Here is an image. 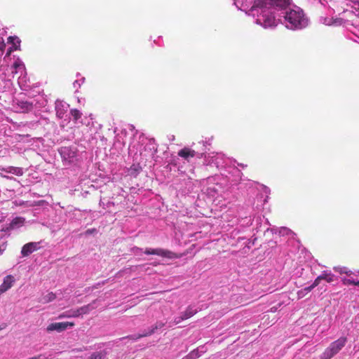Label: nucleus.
I'll return each mask as SVG.
<instances>
[{
  "label": "nucleus",
  "mask_w": 359,
  "mask_h": 359,
  "mask_svg": "<svg viewBox=\"0 0 359 359\" xmlns=\"http://www.w3.org/2000/svg\"><path fill=\"white\" fill-rule=\"evenodd\" d=\"M74 325V323L70 322H62V323H50L47 327L48 332L57 331L58 332H62L67 330L69 327H72Z\"/></svg>",
  "instance_id": "obj_6"
},
{
  "label": "nucleus",
  "mask_w": 359,
  "mask_h": 359,
  "mask_svg": "<svg viewBox=\"0 0 359 359\" xmlns=\"http://www.w3.org/2000/svg\"><path fill=\"white\" fill-rule=\"evenodd\" d=\"M15 279L13 276L11 275L6 276L4 279L3 283L0 285V287L4 289V291L6 292L8 289H10L13 283H14Z\"/></svg>",
  "instance_id": "obj_13"
},
{
  "label": "nucleus",
  "mask_w": 359,
  "mask_h": 359,
  "mask_svg": "<svg viewBox=\"0 0 359 359\" xmlns=\"http://www.w3.org/2000/svg\"><path fill=\"white\" fill-rule=\"evenodd\" d=\"M356 285V286H358V287H359V280H358V281H355V283H354V285Z\"/></svg>",
  "instance_id": "obj_36"
},
{
  "label": "nucleus",
  "mask_w": 359,
  "mask_h": 359,
  "mask_svg": "<svg viewBox=\"0 0 359 359\" xmlns=\"http://www.w3.org/2000/svg\"><path fill=\"white\" fill-rule=\"evenodd\" d=\"M97 231L96 229L93 228V229H88L87 230L86 232H85V235L86 236H88V235H90V234H92L93 233H95Z\"/></svg>",
  "instance_id": "obj_32"
},
{
  "label": "nucleus",
  "mask_w": 359,
  "mask_h": 359,
  "mask_svg": "<svg viewBox=\"0 0 359 359\" xmlns=\"http://www.w3.org/2000/svg\"><path fill=\"white\" fill-rule=\"evenodd\" d=\"M5 48H6V43L2 40L0 42V55H1L4 53Z\"/></svg>",
  "instance_id": "obj_31"
},
{
  "label": "nucleus",
  "mask_w": 359,
  "mask_h": 359,
  "mask_svg": "<svg viewBox=\"0 0 359 359\" xmlns=\"http://www.w3.org/2000/svg\"><path fill=\"white\" fill-rule=\"evenodd\" d=\"M322 280H326L327 283H332L334 280V276L331 273H327L324 272L323 274H321Z\"/></svg>",
  "instance_id": "obj_20"
},
{
  "label": "nucleus",
  "mask_w": 359,
  "mask_h": 359,
  "mask_svg": "<svg viewBox=\"0 0 359 359\" xmlns=\"http://www.w3.org/2000/svg\"><path fill=\"white\" fill-rule=\"evenodd\" d=\"M8 42L12 43V46L8 49L6 57H8L11 53L19 49L20 46V41L17 36H11L8 38Z\"/></svg>",
  "instance_id": "obj_9"
},
{
  "label": "nucleus",
  "mask_w": 359,
  "mask_h": 359,
  "mask_svg": "<svg viewBox=\"0 0 359 359\" xmlns=\"http://www.w3.org/2000/svg\"><path fill=\"white\" fill-rule=\"evenodd\" d=\"M142 337H144L143 336V333L142 334H138L128 335V336H127L126 337L121 338V339H130L135 341V340H137V339H140Z\"/></svg>",
  "instance_id": "obj_24"
},
{
  "label": "nucleus",
  "mask_w": 359,
  "mask_h": 359,
  "mask_svg": "<svg viewBox=\"0 0 359 359\" xmlns=\"http://www.w3.org/2000/svg\"><path fill=\"white\" fill-rule=\"evenodd\" d=\"M70 114L72 116L73 120L75 122L81 118L82 116V113L77 109H72L70 110Z\"/></svg>",
  "instance_id": "obj_18"
},
{
  "label": "nucleus",
  "mask_w": 359,
  "mask_h": 359,
  "mask_svg": "<svg viewBox=\"0 0 359 359\" xmlns=\"http://www.w3.org/2000/svg\"><path fill=\"white\" fill-rule=\"evenodd\" d=\"M106 353L102 351L94 352L91 354L88 359H104Z\"/></svg>",
  "instance_id": "obj_19"
},
{
  "label": "nucleus",
  "mask_w": 359,
  "mask_h": 359,
  "mask_svg": "<svg viewBox=\"0 0 359 359\" xmlns=\"http://www.w3.org/2000/svg\"><path fill=\"white\" fill-rule=\"evenodd\" d=\"M17 109L21 112H27L33 109V104L32 102L27 101H18Z\"/></svg>",
  "instance_id": "obj_12"
},
{
  "label": "nucleus",
  "mask_w": 359,
  "mask_h": 359,
  "mask_svg": "<svg viewBox=\"0 0 359 359\" xmlns=\"http://www.w3.org/2000/svg\"><path fill=\"white\" fill-rule=\"evenodd\" d=\"M105 283V281H103L102 283H98L97 285H104Z\"/></svg>",
  "instance_id": "obj_40"
},
{
  "label": "nucleus",
  "mask_w": 359,
  "mask_h": 359,
  "mask_svg": "<svg viewBox=\"0 0 359 359\" xmlns=\"http://www.w3.org/2000/svg\"><path fill=\"white\" fill-rule=\"evenodd\" d=\"M25 222V218L21 217H17L14 218L11 221L10 224H13V225H15V224H22Z\"/></svg>",
  "instance_id": "obj_21"
},
{
  "label": "nucleus",
  "mask_w": 359,
  "mask_h": 359,
  "mask_svg": "<svg viewBox=\"0 0 359 359\" xmlns=\"http://www.w3.org/2000/svg\"><path fill=\"white\" fill-rule=\"evenodd\" d=\"M74 311L70 310V311H66V312H65V313H63L60 314V315L59 316V317H58V318H72V317H73V318H76L77 316H73V314H74Z\"/></svg>",
  "instance_id": "obj_22"
},
{
  "label": "nucleus",
  "mask_w": 359,
  "mask_h": 359,
  "mask_svg": "<svg viewBox=\"0 0 359 359\" xmlns=\"http://www.w3.org/2000/svg\"><path fill=\"white\" fill-rule=\"evenodd\" d=\"M4 250V249H3L1 246H0V254H1Z\"/></svg>",
  "instance_id": "obj_39"
},
{
  "label": "nucleus",
  "mask_w": 359,
  "mask_h": 359,
  "mask_svg": "<svg viewBox=\"0 0 359 359\" xmlns=\"http://www.w3.org/2000/svg\"><path fill=\"white\" fill-rule=\"evenodd\" d=\"M97 300H93L90 304L80 307L79 309L74 310L73 316H80L83 314H87L90 311L96 308L95 303Z\"/></svg>",
  "instance_id": "obj_8"
},
{
  "label": "nucleus",
  "mask_w": 359,
  "mask_h": 359,
  "mask_svg": "<svg viewBox=\"0 0 359 359\" xmlns=\"http://www.w3.org/2000/svg\"><path fill=\"white\" fill-rule=\"evenodd\" d=\"M347 338L345 337H340L337 340L332 342L329 347L325 350L320 356V359H331L345 346Z\"/></svg>",
  "instance_id": "obj_3"
},
{
  "label": "nucleus",
  "mask_w": 359,
  "mask_h": 359,
  "mask_svg": "<svg viewBox=\"0 0 359 359\" xmlns=\"http://www.w3.org/2000/svg\"><path fill=\"white\" fill-rule=\"evenodd\" d=\"M257 20L262 24L264 27H271L277 25V20L274 15L270 11H263L259 15Z\"/></svg>",
  "instance_id": "obj_4"
},
{
  "label": "nucleus",
  "mask_w": 359,
  "mask_h": 359,
  "mask_svg": "<svg viewBox=\"0 0 359 359\" xmlns=\"http://www.w3.org/2000/svg\"><path fill=\"white\" fill-rule=\"evenodd\" d=\"M344 285H354L355 280L349 278H344L342 280Z\"/></svg>",
  "instance_id": "obj_29"
},
{
  "label": "nucleus",
  "mask_w": 359,
  "mask_h": 359,
  "mask_svg": "<svg viewBox=\"0 0 359 359\" xmlns=\"http://www.w3.org/2000/svg\"><path fill=\"white\" fill-rule=\"evenodd\" d=\"M56 298L55 294L53 292H48V294L43 295L39 300L40 302L43 304H47L53 301Z\"/></svg>",
  "instance_id": "obj_16"
},
{
  "label": "nucleus",
  "mask_w": 359,
  "mask_h": 359,
  "mask_svg": "<svg viewBox=\"0 0 359 359\" xmlns=\"http://www.w3.org/2000/svg\"><path fill=\"white\" fill-rule=\"evenodd\" d=\"M290 4V0H254L253 8L285 9Z\"/></svg>",
  "instance_id": "obj_2"
},
{
  "label": "nucleus",
  "mask_w": 359,
  "mask_h": 359,
  "mask_svg": "<svg viewBox=\"0 0 359 359\" xmlns=\"http://www.w3.org/2000/svg\"><path fill=\"white\" fill-rule=\"evenodd\" d=\"M334 269L335 271H337L340 273H346L348 276H350L352 273V272L351 271H347L346 268H345V267H344V268L334 267Z\"/></svg>",
  "instance_id": "obj_23"
},
{
  "label": "nucleus",
  "mask_w": 359,
  "mask_h": 359,
  "mask_svg": "<svg viewBox=\"0 0 359 359\" xmlns=\"http://www.w3.org/2000/svg\"><path fill=\"white\" fill-rule=\"evenodd\" d=\"M6 324L0 325V330L4 329L6 327Z\"/></svg>",
  "instance_id": "obj_35"
},
{
  "label": "nucleus",
  "mask_w": 359,
  "mask_h": 359,
  "mask_svg": "<svg viewBox=\"0 0 359 359\" xmlns=\"http://www.w3.org/2000/svg\"><path fill=\"white\" fill-rule=\"evenodd\" d=\"M205 352V351L201 349L200 348H197L194 351H191L188 355L184 356L185 359H196L201 355V353Z\"/></svg>",
  "instance_id": "obj_15"
},
{
  "label": "nucleus",
  "mask_w": 359,
  "mask_h": 359,
  "mask_svg": "<svg viewBox=\"0 0 359 359\" xmlns=\"http://www.w3.org/2000/svg\"><path fill=\"white\" fill-rule=\"evenodd\" d=\"M4 292H5V291H4V289H2V288H1V287H0V295H1V294H3Z\"/></svg>",
  "instance_id": "obj_37"
},
{
  "label": "nucleus",
  "mask_w": 359,
  "mask_h": 359,
  "mask_svg": "<svg viewBox=\"0 0 359 359\" xmlns=\"http://www.w3.org/2000/svg\"><path fill=\"white\" fill-rule=\"evenodd\" d=\"M177 154L184 160L189 161L196 156V152L189 147H184L178 151Z\"/></svg>",
  "instance_id": "obj_10"
},
{
  "label": "nucleus",
  "mask_w": 359,
  "mask_h": 359,
  "mask_svg": "<svg viewBox=\"0 0 359 359\" xmlns=\"http://www.w3.org/2000/svg\"><path fill=\"white\" fill-rule=\"evenodd\" d=\"M156 331L154 330V329L152 327V326L149 328L148 331L145 332L143 333V336L145 337H148V336H151V334H153Z\"/></svg>",
  "instance_id": "obj_28"
},
{
  "label": "nucleus",
  "mask_w": 359,
  "mask_h": 359,
  "mask_svg": "<svg viewBox=\"0 0 359 359\" xmlns=\"http://www.w3.org/2000/svg\"><path fill=\"white\" fill-rule=\"evenodd\" d=\"M132 251L137 255L138 253H140L141 251H142V249L141 248H137V247H135L132 249Z\"/></svg>",
  "instance_id": "obj_33"
},
{
  "label": "nucleus",
  "mask_w": 359,
  "mask_h": 359,
  "mask_svg": "<svg viewBox=\"0 0 359 359\" xmlns=\"http://www.w3.org/2000/svg\"><path fill=\"white\" fill-rule=\"evenodd\" d=\"M199 309L194 305H189L184 312H182L180 316L175 318L171 323L172 325H178L182 320H187L198 313Z\"/></svg>",
  "instance_id": "obj_5"
},
{
  "label": "nucleus",
  "mask_w": 359,
  "mask_h": 359,
  "mask_svg": "<svg viewBox=\"0 0 359 359\" xmlns=\"http://www.w3.org/2000/svg\"><path fill=\"white\" fill-rule=\"evenodd\" d=\"M146 255H156L165 257H171V252L168 250H165L161 248L151 249L147 248L144 251Z\"/></svg>",
  "instance_id": "obj_11"
},
{
  "label": "nucleus",
  "mask_w": 359,
  "mask_h": 359,
  "mask_svg": "<svg viewBox=\"0 0 359 359\" xmlns=\"http://www.w3.org/2000/svg\"><path fill=\"white\" fill-rule=\"evenodd\" d=\"M60 154L64 159H69V161H71V158H74L75 156V152L71 151V149L68 147L62 148Z\"/></svg>",
  "instance_id": "obj_14"
},
{
  "label": "nucleus",
  "mask_w": 359,
  "mask_h": 359,
  "mask_svg": "<svg viewBox=\"0 0 359 359\" xmlns=\"http://www.w3.org/2000/svg\"><path fill=\"white\" fill-rule=\"evenodd\" d=\"M40 248V242H31L25 244L21 250L23 257L29 256L33 252Z\"/></svg>",
  "instance_id": "obj_7"
},
{
  "label": "nucleus",
  "mask_w": 359,
  "mask_h": 359,
  "mask_svg": "<svg viewBox=\"0 0 359 359\" xmlns=\"http://www.w3.org/2000/svg\"><path fill=\"white\" fill-rule=\"evenodd\" d=\"M322 278H323V276H321V275H320V276H318V277L316 278V280H314V282L313 283V284H312V285H313V287H316V286H318V285H319V283H320V281L322 280Z\"/></svg>",
  "instance_id": "obj_30"
},
{
  "label": "nucleus",
  "mask_w": 359,
  "mask_h": 359,
  "mask_svg": "<svg viewBox=\"0 0 359 359\" xmlns=\"http://www.w3.org/2000/svg\"><path fill=\"white\" fill-rule=\"evenodd\" d=\"M182 359H185L184 357Z\"/></svg>",
  "instance_id": "obj_41"
},
{
  "label": "nucleus",
  "mask_w": 359,
  "mask_h": 359,
  "mask_svg": "<svg viewBox=\"0 0 359 359\" xmlns=\"http://www.w3.org/2000/svg\"><path fill=\"white\" fill-rule=\"evenodd\" d=\"M8 172L14 174L17 176H21L23 174V170L21 168L18 167H10L8 168Z\"/></svg>",
  "instance_id": "obj_17"
},
{
  "label": "nucleus",
  "mask_w": 359,
  "mask_h": 359,
  "mask_svg": "<svg viewBox=\"0 0 359 359\" xmlns=\"http://www.w3.org/2000/svg\"><path fill=\"white\" fill-rule=\"evenodd\" d=\"M281 229H282V230H283V231H287V229L286 227H285V226L282 227Z\"/></svg>",
  "instance_id": "obj_38"
},
{
  "label": "nucleus",
  "mask_w": 359,
  "mask_h": 359,
  "mask_svg": "<svg viewBox=\"0 0 359 359\" xmlns=\"http://www.w3.org/2000/svg\"><path fill=\"white\" fill-rule=\"evenodd\" d=\"M23 66L22 62L20 59H17L13 65V67L15 69H18Z\"/></svg>",
  "instance_id": "obj_26"
},
{
  "label": "nucleus",
  "mask_w": 359,
  "mask_h": 359,
  "mask_svg": "<svg viewBox=\"0 0 359 359\" xmlns=\"http://www.w3.org/2000/svg\"><path fill=\"white\" fill-rule=\"evenodd\" d=\"M165 323H164L161 321H158L154 325H152V327L156 331L158 329H161L162 327H163L165 326Z\"/></svg>",
  "instance_id": "obj_25"
},
{
  "label": "nucleus",
  "mask_w": 359,
  "mask_h": 359,
  "mask_svg": "<svg viewBox=\"0 0 359 359\" xmlns=\"http://www.w3.org/2000/svg\"><path fill=\"white\" fill-rule=\"evenodd\" d=\"M285 20L290 24L291 29H300L306 25V19L304 18L302 10L299 8L291 9L286 12Z\"/></svg>",
  "instance_id": "obj_1"
},
{
  "label": "nucleus",
  "mask_w": 359,
  "mask_h": 359,
  "mask_svg": "<svg viewBox=\"0 0 359 359\" xmlns=\"http://www.w3.org/2000/svg\"><path fill=\"white\" fill-rule=\"evenodd\" d=\"M271 231L272 233H276V229H274V228L267 229L266 231Z\"/></svg>",
  "instance_id": "obj_34"
},
{
  "label": "nucleus",
  "mask_w": 359,
  "mask_h": 359,
  "mask_svg": "<svg viewBox=\"0 0 359 359\" xmlns=\"http://www.w3.org/2000/svg\"><path fill=\"white\" fill-rule=\"evenodd\" d=\"M315 287H313V285H311L309 287H305L303 290H301L298 292V295L299 297H302L301 294L303 293L304 291L306 292H311Z\"/></svg>",
  "instance_id": "obj_27"
}]
</instances>
